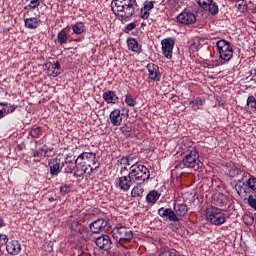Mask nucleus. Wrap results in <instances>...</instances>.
<instances>
[{
  "label": "nucleus",
  "instance_id": "obj_1",
  "mask_svg": "<svg viewBox=\"0 0 256 256\" xmlns=\"http://www.w3.org/2000/svg\"><path fill=\"white\" fill-rule=\"evenodd\" d=\"M182 151L183 159L177 162L174 168L171 170V175L173 177H182L183 169H193V171H199L203 167V162L199 159V148L193 147V141L188 137L182 140Z\"/></svg>",
  "mask_w": 256,
  "mask_h": 256
},
{
  "label": "nucleus",
  "instance_id": "obj_2",
  "mask_svg": "<svg viewBox=\"0 0 256 256\" xmlns=\"http://www.w3.org/2000/svg\"><path fill=\"white\" fill-rule=\"evenodd\" d=\"M137 0H112L111 9L118 21H131L135 15Z\"/></svg>",
  "mask_w": 256,
  "mask_h": 256
},
{
  "label": "nucleus",
  "instance_id": "obj_3",
  "mask_svg": "<svg viewBox=\"0 0 256 256\" xmlns=\"http://www.w3.org/2000/svg\"><path fill=\"white\" fill-rule=\"evenodd\" d=\"M216 51L220 60H216L212 67H221V65H225L233 59V46L231 45V42L225 39H221L216 42Z\"/></svg>",
  "mask_w": 256,
  "mask_h": 256
},
{
  "label": "nucleus",
  "instance_id": "obj_4",
  "mask_svg": "<svg viewBox=\"0 0 256 256\" xmlns=\"http://www.w3.org/2000/svg\"><path fill=\"white\" fill-rule=\"evenodd\" d=\"M129 174L134 180V183H145V181H149V178L151 177L149 168L139 162H135L130 166Z\"/></svg>",
  "mask_w": 256,
  "mask_h": 256
},
{
  "label": "nucleus",
  "instance_id": "obj_5",
  "mask_svg": "<svg viewBox=\"0 0 256 256\" xmlns=\"http://www.w3.org/2000/svg\"><path fill=\"white\" fill-rule=\"evenodd\" d=\"M112 237L115 241H118L120 245H126V243H131L133 239V231L128 227L118 224L112 229Z\"/></svg>",
  "mask_w": 256,
  "mask_h": 256
},
{
  "label": "nucleus",
  "instance_id": "obj_6",
  "mask_svg": "<svg viewBox=\"0 0 256 256\" xmlns=\"http://www.w3.org/2000/svg\"><path fill=\"white\" fill-rule=\"evenodd\" d=\"M206 221L211 225H223L227 221L226 215L223 210L217 207H210L206 209Z\"/></svg>",
  "mask_w": 256,
  "mask_h": 256
},
{
  "label": "nucleus",
  "instance_id": "obj_7",
  "mask_svg": "<svg viewBox=\"0 0 256 256\" xmlns=\"http://www.w3.org/2000/svg\"><path fill=\"white\" fill-rule=\"evenodd\" d=\"M235 190L237 191L240 197H247V193H256V178L255 176H250L247 179L246 183L242 180H238L235 185Z\"/></svg>",
  "mask_w": 256,
  "mask_h": 256
},
{
  "label": "nucleus",
  "instance_id": "obj_8",
  "mask_svg": "<svg viewBox=\"0 0 256 256\" xmlns=\"http://www.w3.org/2000/svg\"><path fill=\"white\" fill-rule=\"evenodd\" d=\"M78 161H81L84 165L90 168L93 172L99 169V164L97 163V154L93 152H83L78 156Z\"/></svg>",
  "mask_w": 256,
  "mask_h": 256
},
{
  "label": "nucleus",
  "instance_id": "obj_9",
  "mask_svg": "<svg viewBox=\"0 0 256 256\" xmlns=\"http://www.w3.org/2000/svg\"><path fill=\"white\" fill-rule=\"evenodd\" d=\"M133 183H135V180H133V177L128 172L127 175L120 176L116 181V187L123 191L124 193H127L131 187H133Z\"/></svg>",
  "mask_w": 256,
  "mask_h": 256
},
{
  "label": "nucleus",
  "instance_id": "obj_10",
  "mask_svg": "<svg viewBox=\"0 0 256 256\" xmlns=\"http://www.w3.org/2000/svg\"><path fill=\"white\" fill-rule=\"evenodd\" d=\"M176 21L180 25H193L197 22V16L189 10H184L176 17Z\"/></svg>",
  "mask_w": 256,
  "mask_h": 256
},
{
  "label": "nucleus",
  "instance_id": "obj_11",
  "mask_svg": "<svg viewBox=\"0 0 256 256\" xmlns=\"http://www.w3.org/2000/svg\"><path fill=\"white\" fill-rule=\"evenodd\" d=\"M162 53L166 59H173V49L175 47V38H166L161 41Z\"/></svg>",
  "mask_w": 256,
  "mask_h": 256
},
{
  "label": "nucleus",
  "instance_id": "obj_12",
  "mask_svg": "<svg viewBox=\"0 0 256 256\" xmlns=\"http://www.w3.org/2000/svg\"><path fill=\"white\" fill-rule=\"evenodd\" d=\"M146 69L148 70V79H150V81H154V83L161 81L162 74L157 64L148 63Z\"/></svg>",
  "mask_w": 256,
  "mask_h": 256
},
{
  "label": "nucleus",
  "instance_id": "obj_13",
  "mask_svg": "<svg viewBox=\"0 0 256 256\" xmlns=\"http://www.w3.org/2000/svg\"><path fill=\"white\" fill-rule=\"evenodd\" d=\"M159 217H162L164 221H172V223H177L180 221L179 217H177V214H175V210L171 208H160L158 210Z\"/></svg>",
  "mask_w": 256,
  "mask_h": 256
},
{
  "label": "nucleus",
  "instance_id": "obj_14",
  "mask_svg": "<svg viewBox=\"0 0 256 256\" xmlns=\"http://www.w3.org/2000/svg\"><path fill=\"white\" fill-rule=\"evenodd\" d=\"M75 169L73 176L74 177H83L85 173L87 175H91V173H94L91 168H88L86 164H84L81 160H79V157L75 160Z\"/></svg>",
  "mask_w": 256,
  "mask_h": 256
},
{
  "label": "nucleus",
  "instance_id": "obj_15",
  "mask_svg": "<svg viewBox=\"0 0 256 256\" xmlns=\"http://www.w3.org/2000/svg\"><path fill=\"white\" fill-rule=\"evenodd\" d=\"M95 243L100 249H102V251H109L111 250V247H113L111 236L107 234H103L96 238Z\"/></svg>",
  "mask_w": 256,
  "mask_h": 256
},
{
  "label": "nucleus",
  "instance_id": "obj_16",
  "mask_svg": "<svg viewBox=\"0 0 256 256\" xmlns=\"http://www.w3.org/2000/svg\"><path fill=\"white\" fill-rule=\"evenodd\" d=\"M69 41L71 43L72 41H75L76 43H81L83 41L82 37L73 38L72 36L67 35V28H63L60 32H58L57 35V42L59 45H65Z\"/></svg>",
  "mask_w": 256,
  "mask_h": 256
},
{
  "label": "nucleus",
  "instance_id": "obj_17",
  "mask_svg": "<svg viewBox=\"0 0 256 256\" xmlns=\"http://www.w3.org/2000/svg\"><path fill=\"white\" fill-rule=\"evenodd\" d=\"M48 166L50 169V175L52 177H57L62 171V160H60L59 157L50 159L48 162Z\"/></svg>",
  "mask_w": 256,
  "mask_h": 256
},
{
  "label": "nucleus",
  "instance_id": "obj_18",
  "mask_svg": "<svg viewBox=\"0 0 256 256\" xmlns=\"http://www.w3.org/2000/svg\"><path fill=\"white\" fill-rule=\"evenodd\" d=\"M75 160L69 156H67L63 161H62V171L66 175H71L73 172H75Z\"/></svg>",
  "mask_w": 256,
  "mask_h": 256
},
{
  "label": "nucleus",
  "instance_id": "obj_19",
  "mask_svg": "<svg viewBox=\"0 0 256 256\" xmlns=\"http://www.w3.org/2000/svg\"><path fill=\"white\" fill-rule=\"evenodd\" d=\"M109 120L114 127H119L123 123V113L120 109H114L109 115Z\"/></svg>",
  "mask_w": 256,
  "mask_h": 256
},
{
  "label": "nucleus",
  "instance_id": "obj_20",
  "mask_svg": "<svg viewBox=\"0 0 256 256\" xmlns=\"http://www.w3.org/2000/svg\"><path fill=\"white\" fill-rule=\"evenodd\" d=\"M6 251L10 255H19L21 253V243L17 240L6 242Z\"/></svg>",
  "mask_w": 256,
  "mask_h": 256
},
{
  "label": "nucleus",
  "instance_id": "obj_21",
  "mask_svg": "<svg viewBox=\"0 0 256 256\" xmlns=\"http://www.w3.org/2000/svg\"><path fill=\"white\" fill-rule=\"evenodd\" d=\"M102 99L107 103L108 105H115L117 101H119V97L115 93V91L108 90L103 93Z\"/></svg>",
  "mask_w": 256,
  "mask_h": 256
},
{
  "label": "nucleus",
  "instance_id": "obj_22",
  "mask_svg": "<svg viewBox=\"0 0 256 256\" xmlns=\"http://www.w3.org/2000/svg\"><path fill=\"white\" fill-rule=\"evenodd\" d=\"M106 225L107 221L105 219H98L90 224V231H92V233H101Z\"/></svg>",
  "mask_w": 256,
  "mask_h": 256
},
{
  "label": "nucleus",
  "instance_id": "obj_23",
  "mask_svg": "<svg viewBox=\"0 0 256 256\" xmlns=\"http://www.w3.org/2000/svg\"><path fill=\"white\" fill-rule=\"evenodd\" d=\"M27 29H37L41 25V20L37 17H31L24 20Z\"/></svg>",
  "mask_w": 256,
  "mask_h": 256
},
{
  "label": "nucleus",
  "instance_id": "obj_24",
  "mask_svg": "<svg viewBox=\"0 0 256 256\" xmlns=\"http://www.w3.org/2000/svg\"><path fill=\"white\" fill-rule=\"evenodd\" d=\"M189 211L187 204H175L174 213L176 217H185Z\"/></svg>",
  "mask_w": 256,
  "mask_h": 256
},
{
  "label": "nucleus",
  "instance_id": "obj_25",
  "mask_svg": "<svg viewBox=\"0 0 256 256\" xmlns=\"http://www.w3.org/2000/svg\"><path fill=\"white\" fill-rule=\"evenodd\" d=\"M48 75L50 77H59V75H61V64L59 62L50 64L48 66Z\"/></svg>",
  "mask_w": 256,
  "mask_h": 256
},
{
  "label": "nucleus",
  "instance_id": "obj_26",
  "mask_svg": "<svg viewBox=\"0 0 256 256\" xmlns=\"http://www.w3.org/2000/svg\"><path fill=\"white\" fill-rule=\"evenodd\" d=\"M70 27H71L74 35H83V33H85V31H87L85 24L81 21H78L75 24L70 25Z\"/></svg>",
  "mask_w": 256,
  "mask_h": 256
},
{
  "label": "nucleus",
  "instance_id": "obj_27",
  "mask_svg": "<svg viewBox=\"0 0 256 256\" xmlns=\"http://www.w3.org/2000/svg\"><path fill=\"white\" fill-rule=\"evenodd\" d=\"M127 45L129 51H133V53H141V46L139 45V42H137V39L128 38Z\"/></svg>",
  "mask_w": 256,
  "mask_h": 256
},
{
  "label": "nucleus",
  "instance_id": "obj_28",
  "mask_svg": "<svg viewBox=\"0 0 256 256\" xmlns=\"http://www.w3.org/2000/svg\"><path fill=\"white\" fill-rule=\"evenodd\" d=\"M160 197L161 193H159L157 190H151L146 196V201L151 205H155L157 201H159Z\"/></svg>",
  "mask_w": 256,
  "mask_h": 256
},
{
  "label": "nucleus",
  "instance_id": "obj_29",
  "mask_svg": "<svg viewBox=\"0 0 256 256\" xmlns=\"http://www.w3.org/2000/svg\"><path fill=\"white\" fill-rule=\"evenodd\" d=\"M213 204L216 205V207H225V205H227V197L219 193L214 196Z\"/></svg>",
  "mask_w": 256,
  "mask_h": 256
},
{
  "label": "nucleus",
  "instance_id": "obj_30",
  "mask_svg": "<svg viewBox=\"0 0 256 256\" xmlns=\"http://www.w3.org/2000/svg\"><path fill=\"white\" fill-rule=\"evenodd\" d=\"M141 185H143V183H137V185L132 188L131 197H134V198L143 197V193H145V189Z\"/></svg>",
  "mask_w": 256,
  "mask_h": 256
},
{
  "label": "nucleus",
  "instance_id": "obj_31",
  "mask_svg": "<svg viewBox=\"0 0 256 256\" xmlns=\"http://www.w3.org/2000/svg\"><path fill=\"white\" fill-rule=\"evenodd\" d=\"M246 107L250 113H255L256 111V98L255 96H249L247 98Z\"/></svg>",
  "mask_w": 256,
  "mask_h": 256
},
{
  "label": "nucleus",
  "instance_id": "obj_32",
  "mask_svg": "<svg viewBox=\"0 0 256 256\" xmlns=\"http://www.w3.org/2000/svg\"><path fill=\"white\" fill-rule=\"evenodd\" d=\"M29 135H31L33 139H39V137L43 135V130L39 126L33 127L31 128Z\"/></svg>",
  "mask_w": 256,
  "mask_h": 256
},
{
  "label": "nucleus",
  "instance_id": "obj_33",
  "mask_svg": "<svg viewBox=\"0 0 256 256\" xmlns=\"http://www.w3.org/2000/svg\"><path fill=\"white\" fill-rule=\"evenodd\" d=\"M243 173V170L241 168L234 166L228 170V175L231 177V179H235V177H239Z\"/></svg>",
  "mask_w": 256,
  "mask_h": 256
},
{
  "label": "nucleus",
  "instance_id": "obj_34",
  "mask_svg": "<svg viewBox=\"0 0 256 256\" xmlns=\"http://www.w3.org/2000/svg\"><path fill=\"white\" fill-rule=\"evenodd\" d=\"M120 131L124 137H131L133 135V127L125 124L124 126L120 127Z\"/></svg>",
  "mask_w": 256,
  "mask_h": 256
},
{
  "label": "nucleus",
  "instance_id": "obj_35",
  "mask_svg": "<svg viewBox=\"0 0 256 256\" xmlns=\"http://www.w3.org/2000/svg\"><path fill=\"white\" fill-rule=\"evenodd\" d=\"M207 9L211 15H217V13H219V5H217V3H215L213 0L208 5Z\"/></svg>",
  "mask_w": 256,
  "mask_h": 256
},
{
  "label": "nucleus",
  "instance_id": "obj_36",
  "mask_svg": "<svg viewBox=\"0 0 256 256\" xmlns=\"http://www.w3.org/2000/svg\"><path fill=\"white\" fill-rule=\"evenodd\" d=\"M189 105H191L192 107H195V106H203L205 105V99L201 98V97H196L194 98L193 100H190L189 101Z\"/></svg>",
  "mask_w": 256,
  "mask_h": 256
},
{
  "label": "nucleus",
  "instance_id": "obj_37",
  "mask_svg": "<svg viewBox=\"0 0 256 256\" xmlns=\"http://www.w3.org/2000/svg\"><path fill=\"white\" fill-rule=\"evenodd\" d=\"M125 103L128 107H135V105H137V100L133 98V95L127 94L125 96Z\"/></svg>",
  "mask_w": 256,
  "mask_h": 256
},
{
  "label": "nucleus",
  "instance_id": "obj_38",
  "mask_svg": "<svg viewBox=\"0 0 256 256\" xmlns=\"http://www.w3.org/2000/svg\"><path fill=\"white\" fill-rule=\"evenodd\" d=\"M71 191V185L67 184V183H62L60 185V194L65 196L67 194H69V192Z\"/></svg>",
  "mask_w": 256,
  "mask_h": 256
},
{
  "label": "nucleus",
  "instance_id": "obj_39",
  "mask_svg": "<svg viewBox=\"0 0 256 256\" xmlns=\"http://www.w3.org/2000/svg\"><path fill=\"white\" fill-rule=\"evenodd\" d=\"M71 227L76 233H81V231H83V224L79 223V221H73Z\"/></svg>",
  "mask_w": 256,
  "mask_h": 256
},
{
  "label": "nucleus",
  "instance_id": "obj_40",
  "mask_svg": "<svg viewBox=\"0 0 256 256\" xmlns=\"http://www.w3.org/2000/svg\"><path fill=\"white\" fill-rule=\"evenodd\" d=\"M30 3L24 9H37L41 5V0H28Z\"/></svg>",
  "mask_w": 256,
  "mask_h": 256
},
{
  "label": "nucleus",
  "instance_id": "obj_41",
  "mask_svg": "<svg viewBox=\"0 0 256 256\" xmlns=\"http://www.w3.org/2000/svg\"><path fill=\"white\" fill-rule=\"evenodd\" d=\"M11 113H15V106H12L10 111H7V108L4 106L3 109L0 110V119H3L5 115H11Z\"/></svg>",
  "mask_w": 256,
  "mask_h": 256
},
{
  "label": "nucleus",
  "instance_id": "obj_42",
  "mask_svg": "<svg viewBox=\"0 0 256 256\" xmlns=\"http://www.w3.org/2000/svg\"><path fill=\"white\" fill-rule=\"evenodd\" d=\"M155 7V2L153 1H145L144 6L142 7L146 11H151Z\"/></svg>",
  "mask_w": 256,
  "mask_h": 256
},
{
  "label": "nucleus",
  "instance_id": "obj_43",
  "mask_svg": "<svg viewBox=\"0 0 256 256\" xmlns=\"http://www.w3.org/2000/svg\"><path fill=\"white\" fill-rule=\"evenodd\" d=\"M136 27L137 23L131 22L125 26L124 33H131V31H133V29H135Z\"/></svg>",
  "mask_w": 256,
  "mask_h": 256
},
{
  "label": "nucleus",
  "instance_id": "obj_44",
  "mask_svg": "<svg viewBox=\"0 0 256 256\" xmlns=\"http://www.w3.org/2000/svg\"><path fill=\"white\" fill-rule=\"evenodd\" d=\"M33 157H38L39 159L45 158V152L43 148H39L38 150L33 152Z\"/></svg>",
  "mask_w": 256,
  "mask_h": 256
},
{
  "label": "nucleus",
  "instance_id": "obj_45",
  "mask_svg": "<svg viewBox=\"0 0 256 256\" xmlns=\"http://www.w3.org/2000/svg\"><path fill=\"white\" fill-rule=\"evenodd\" d=\"M0 105L2 107H4L6 109V111H11V107H15L14 111H17V109L19 107V106L15 105V104H9L7 102H2V103H0Z\"/></svg>",
  "mask_w": 256,
  "mask_h": 256
},
{
  "label": "nucleus",
  "instance_id": "obj_46",
  "mask_svg": "<svg viewBox=\"0 0 256 256\" xmlns=\"http://www.w3.org/2000/svg\"><path fill=\"white\" fill-rule=\"evenodd\" d=\"M149 15H151L149 10H145V8H141V10H140L141 19L147 20V19H149Z\"/></svg>",
  "mask_w": 256,
  "mask_h": 256
},
{
  "label": "nucleus",
  "instance_id": "obj_47",
  "mask_svg": "<svg viewBox=\"0 0 256 256\" xmlns=\"http://www.w3.org/2000/svg\"><path fill=\"white\" fill-rule=\"evenodd\" d=\"M126 159L128 161V167L135 165V163H139L137 160H135V156L134 155H128L126 156Z\"/></svg>",
  "mask_w": 256,
  "mask_h": 256
},
{
  "label": "nucleus",
  "instance_id": "obj_48",
  "mask_svg": "<svg viewBox=\"0 0 256 256\" xmlns=\"http://www.w3.org/2000/svg\"><path fill=\"white\" fill-rule=\"evenodd\" d=\"M117 165H123V166H125V167H129V162H128V160H127V156L118 159V160H117Z\"/></svg>",
  "mask_w": 256,
  "mask_h": 256
},
{
  "label": "nucleus",
  "instance_id": "obj_49",
  "mask_svg": "<svg viewBox=\"0 0 256 256\" xmlns=\"http://www.w3.org/2000/svg\"><path fill=\"white\" fill-rule=\"evenodd\" d=\"M9 241V238L5 234H0V247H3V245H7Z\"/></svg>",
  "mask_w": 256,
  "mask_h": 256
},
{
  "label": "nucleus",
  "instance_id": "obj_50",
  "mask_svg": "<svg viewBox=\"0 0 256 256\" xmlns=\"http://www.w3.org/2000/svg\"><path fill=\"white\" fill-rule=\"evenodd\" d=\"M247 9H249L247 3L242 2V4H238V11H240V13H245Z\"/></svg>",
  "mask_w": 256,
  "mask_h": 256
},
{
  "label": "nucleus",
  "instance_id": "obj_51",
  "mask_svg": "<svg viewBox=\"0 0 256 256\" xmlns=\"http://www.w3.org/2000/svg\"><path fill=\"white\" fill-rule=\"evenodd\" d=\"M248 205H250L252 207V209H255V211H256V199H255V197H253L251 195L248 197Z\"/></svg>",
  "mask_w": 256,
  "mask_h": 256
},
{
  "label": "nucleus",
  "instance_id": "obj_52",
  "mask_svg": "<svg viewBox=\"0 0 256 256\" xmlns=\"http://www.w3.org/2000/svg\"><path fill=\"white\" fill-rule=\"evenodd\" d=\"M178 4H179V0L168 1V7H170V9H175V7H177Z\"/></svg>",
  "mask_w": 256,
  "mask_h": 256
},
{
  "label": "nucleus",
  "instance_id": "obj_53",
  "mask_svg": "<svg viewBox=\"0 0 256 256\" xmlns=\"http://www.w3.org/2000/svg\"><path fill=\"white\" fill-rule=\"evenodd\" d=\"M251 177H253V175H251V173L247 172V171H242V182L244 179H251Z\"/></svg>",
  "mask_w": 256,
  "mask_h": 256
},
{
  "label": "nucleus",
  "instance_id": "obj_54",
  "mask_svg": "<svg viewBox=\"0 0 256 256\" xmlns=\"http://www.w3.org/2000/svg\"><path fill=\"white\" fill-rule=\"evenodd\" d=\"M43 151H44V155L47 157V153H51V151H53V148L48 147L47 145H44L42 147Z\"/></svg>",
  "mask_w": 256,
  "mask_h": 256
},
{
  "label": "nucleus",
  "instance_id": "obj_55",
  "mask_svg": "<svg viewBox=\"0 0 256 256\" xmlns=\"http://www.w3.org/2000/svg\"><path fill=\"white\" fill-rule=\"evenodd\" d=\"M47 247V253H51L53 251V246H49V244H44V249Z\"/></svg>",
  "mask_w": 256,
  "mask_h": 256
},
{
  "label": "nucleus",
  "instance_id": "obj_56",
  "mask_svg": "<svg viewBox=\"0 0 256 256\" xmlns=\"http://www.w3.org/2000/svg\"><path fill=\"white\" fill-rule=\"evenodd\" d=\"M2 227H5V220L3 219V217L0 216V229Z\"/></svg>",
  "mask_w": 256,
  "mask_h": 256
},
{
  "label": "nucleus",
  "instance_id": "obj_57",
  "mask_svg": "<svg viewBox=\"0 0 256 256\" xmlns=\"http://www.w3.org/2000/svg\"><path fill=\"white\" fill-rule=\"evenodd\" d=\"M125 171H129V170L127 169V166L121 167V169H120V174L123 175V173H125Z\"/></svg>",
  "mask_w": 256,
  "mask_h": 256
},
{
  "label": "nucleus",
  "instance_id": "obj_58",
  "mask_svg": "<svg viewBox=\"0 0 256 256\" xmlns=\"http://www.w3.org/2000/svg\"><path fill=\"white\" fill-rule=\"evenodd\" d=\"M250 77H256V69L250 70Z\"/></svg>",
  "mask_w": 256,
  "mask_h": 256
},
{
  "label": "nucleus",
  "instance_id": "obj_59",
  "mask_svg": "<svg viewBox=\"0 0 256 256\" xmlns=\"http://www.w3.org/2000/svg\"><path fill=\"white\" fill-rule=\"evenodd\" d=\"M48 201H49L50 203H53V201H57V198L49 197V198H48Z\"/></svg>",
  "mask_w": 256,
  "mask_h": 256
},
{
  "label": "nucleus",
  "instance_id": "obj_60",
  "mask_svg": "<svg viewBox=\"0 0 256 256\" xmlns=\"http://www.w3.org/2000/svg\"><path fill=\"white\" fill-rule=\"evenodd\" d=\"M250 221L246 222V225H253V218L249 217Z\"/></svg>",
  "mask_w": 256,
  "mask_h": 256
},
{
  "label": "nucleus",
  "instance_id": "obj_61",
  "mask_svg": "<svg viewBox=\"0 0 256 256\" xmlns=\"http://www.w3.org/2000/svg\"><path fill=\"white\" fill-rule=\"evenodd\" d=\"M64 3H66V1H69V0H62Z\"/></svg>",
  "mask_w": 256,
  "mask_h": 256
},
{
  "label": "nucleus",
  "instance_id": "obj_62",
  "mask_svg": "<svg viewBox=\"0 0 256 256\" xmlns=\"http://www.w3.org/2000/svg\"><path fill=\"white\" fill-rule=\"evenodd\" d=\"M255 97H256V92H255Z\"/></svg>",
  "mask_w": 256,
  "mask_h": 256
}]
</instances>
